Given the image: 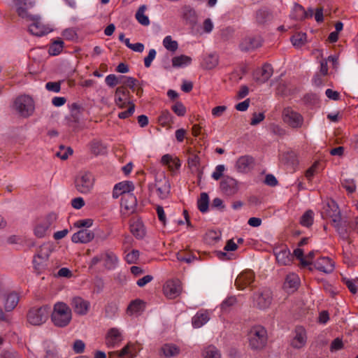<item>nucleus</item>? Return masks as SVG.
I'll return each instance as SVG.
<instances>
[{"mask_svg": "<svg viewBox=\"0 0 358 358\" xmlns=\"http://www.w3.org/2000/svg\"><path fill=\"white\" fill-rule=\"evenodd\" d=\"M299 285V279L297 275L294 274L289 275L287 276L285 286L293 290L296 289Z\"/></svg>", "mask_w": 358, "mask_h": 358, "instance_id": "43", "label": "nucleus"}, {"mask_svg": "<svg viewBox=\"0 0 358 358\" xmlns=\"http://www.w3.org/2000/svg\"><path fill=\"white\" fill-rule=\"evenodd\" d=\"M163 45L166 50L171 52H175L178 48V42L173 40L171 36H167L164 38Z\"/></svg>", "mask_w": 358, "mask_h": 358, "instance_id": "45", "label": "nucleus"}, {"mask_svg": "<svg viewBox=\"0 0 358 358\" xmlns=\"http://www.w3.org/2000/svg\"><path fill=\"white\" fill-rule=\"evenodd\" d=\"M118 310L117 305L115 303H108L105 308V316L108 318L113 317Z\"/></svg>", "mask_w": 358, "mask_h": 358, "instance_id": "50", "label": "nucleus"}, {"mask_svg": "<svg viewBox=\"0 0 358 358\" xmlns=\"http://www.w3.org/2000/svg\"><path fill=\"white\" fill-rule=\"evenodd\" d=\"M218 56L215 54H208L203 57L201 66L208 70L214 69L218 64Z\"/></svg>", "mask_w": 358, "mask_h": 358, "instance_id": "28", "label": "nucleus"}, {"mask_svg": "<svg viewBox=\"0 0 358 358\" xmlns=\"http://www.w3.org/2000/svg\"><path fill=\"white\" fill-rule=\"evenodd\" d=\"M27 20L32 21L29 27V31L31 34L41 36L50 32V29L41 22L40 17L31 16Z\"/></svg>", "mask_w": 358, "mask_h": 358, "instance_id": "13", "label": "nucleus"}, {"mask_svg": "<svg viewBox=\"0 0 358 358\" xmlns=\"http://www.w3.org/2000/svg\"><path fill=\"white\" fill-rule=\"evenodd\" d=\"M283 121L292 129H299L303 124V117L291 107L284 108L282 111Z\"/></svg>", "mask_w": 358, "mask_h": 358, "instance_id": "8", "label": "nucleus"}, {"mask_svg": "<svg viewBox=\"0 0 358 358\" xmlns=\"http://www.w3.org/2000/svg\"><path fill=\"white\" fill-rule=\"evenodd\" d=\"M91 152L95 155H104L107 152L106 147L99 141H93L90 144Z\"/></svg>", "mask_w": 358, "mask_h": 358, "instance_id": "35", "label": "nucleus"}, {"mask_svg": "<svg viewBox=\"0 0 358 358\" xmlns=\"http://www.w3.org/2000/svg\"><path fill=\"white\" fill-rule=\"evenodd\" d=\"M254 164V159L249 155L240 157L236 163V169L238 172L246 173L250 170Z\"/></svg>", "mask_w": 358, "mask_h": 358, "instance_id": "24", "label": "nucleus"}, {"mask_svg": "<svg viewBox=\"0 0 358 358\" xmlns=\"http://www.w3.org/2000/svg\"><path fill=\"white\" fill-rule=\"evenodd\" d=\"M192 58L189 56L181 55L172 58V66L175 68L182 67L191 63Z\"/></svg>", "mask_w": 358, "mask_h": 358, "instance_id": "34", "label": "nucleus"}, {"mask_svg": "<svg viewBox=\"0 0 358 358\" xmlns=\"http://www.w3.org/2000/svg\"><path fill=\"white\" fill-rule=\"evenodd\" d=\"M306 41L307 36L306 34L303 32H298L291 37V42L296 48H301L306 44Z\"/></svg>", "mask_w": 358, "mask_h": 358, "instance_id": "32", "label": "nucleus"}, {"mask_svg": "<svg viewBox=\"0 0 358 358\" xmlns=\"http://www.w3.org/2000/svg\"><path fill=\"white\" fill-rule=\"evenodd\" d=\"M293 257H296V259L300 260L301 264L303 266H306L311 264V262L305 259L303 256V250L301 248H296L294 250Z\"/></svg>", "mask_w": 358, "mask_h": 358, "instance_id": "55", "label": "nucleus"}, {"mask_svg": "<svg viewBox=\"0 0 358 358\" xmlns=\"http://www.w3.org/2000/svg\"><path fill=\"white\" fill-rule=\"evenodd\" d=\"M151 193H156L161 199H166L170 194L171 185L169 179L163 174L155 177V182L148 186Z\"/></svg>", "mask_w": 358, "mask_h": 358, "instance_id": "4", "label": "nucleus"}, {"mask_svg": "<svg viewBox=\"0 0 358 358\" xmlns=\"http://www.w3.org/2000/svg\"><path fill=\"white\" fill-rule=\"evenodd\" d=\"M47 90L54 92H59L61 89L60 82H48L45 84Z\"/></svg>", "mask_w": 358, "mask_h": 358, "instance_id": "63", "label": "nucleus"}, {"mask_svg": "<svg viewBox=\"0 0 358 358\" xmlns=\"http://www.w3.org/2000/svg\"><path fill=\"white\" fill-rule=\"evenodd\" d=\"M143 303L141 300H135L130 303L127 308V312L130 314L136 313L142 308Z\"/></svg>", "mask_w": 358, "mask_h": 358, "instance_id": "56", "label": "nucleus"}, {"mask_svg": "<svg viewBox=\"0 0 358 358\" xmlns=\"http://www.w3.org/2000/svg\"><path fill=\"white\" fill-rule=\"evenodd\" d=\"M131 348H134V345L128 343L119 352L118 356L120 357L128 356L129 358H134L136 356V352L131 351Z\"/></svg>", "mask_w": 358, "mask_h": 358, "instance_id": "51", "label": "nucleus"}, {"mask_svg": "<svg viewBox=\"0 0 358 358\" xmlns=\"http://www.w3.org/2000/svg\"><path fill=\"white\" fill-rule=\"evenodd\" d=\"M182 17L186 20L194 22L196 19L195 10L189 6H185L182 8Z\"/></svg>", "mask_w": 358, "mask_h": 358, "instance_id": "48", "label": "nucleus"}, {"mask_svg": "<svg viewBox=\"0 0 358 358\" xmlns=\"http://www.w3.org/2000/svg\"><path fill=\"white\" fill-rule=\"evenodd\" d=\"M262 45V38L259 36H247L242 40L239 46L243 51H250Z\"/></svg>", "mask_w": 358, "mask_h": 358, "instance_id": "21", "label": "nucleus"}, {"mask_svg": "<svg viewBox=\"0 0 358 358\" xmlns=\"http://www.w3.org/2000/svg\"><path fill=\"white\" fill-rule=\"evenodd\" d=\"M64 42L62 40L55 41L49 47L48 52L50 55H57L63 50Z\"/></svg>", "mask_w": 358, "mask_h": 358, "instance_id": "41", "label": "nucleus"}, {"mask_svg": "<svg viewBox=\"0 0 358 358\" xmlns=\"http://www.w3.org/2000/svg\"><path fill=\"white\" fill-rule=\"evenodd\" d=\"M203 358H220L219 350L213 345H209L203 352Z\"/></svg>", "mask_w": 358, "mask_h": 358, "instance_id": "44", "label": "nucleus"}, {"mask_svg": "<svg viewBox=\"0 0 358 358\" xmlns=\"http://www.w3.org/2000/svg\"><path fill=\"white\" fill-rule=\"evenodd\" d=\"M296 10L301 13V15L299 17L300 20L311 18L314 15V11L312 8H308L307 10H306L301 5L296 6Z\"/></svg>", "mask_w": 358, "mask_h": 358, "instance_id": "53", "label": "nucleus"}, {"mask_svg": "<svg viewBox=\"0 0 358 358\" xmlns=\"http://www.w3.org/2000/svg\"><path fill=\"white\" fill-rule=\"evenodd\" d=\"M208 313H197L192 320V325L194 328H199L205 324L209 320Z\"/></svg>", "mask_w": 358, "mask_h": 358, "instance_id": "30", "label": "nucleus"}, {"mask_svg": "<svg viewBox=\"0 0 358 358\" xmlns=\"http://www.w3.org/2000/svg\"><path fill=\"white\" fill-rule=\"evenodd\" d=\"M71 305L75 313L80 315H86L90 306L89 301L79 296L73 297L71 300Z\"/></svg>", "mask_w": 358, "mask_h": 358, "instance_id": "19", "label": "nucleus"}, {"mask_svg": "<svg viewBox=\"0 0 358 358\" xmlns=\"http://www.w3.org/2000/svg\"><path fill=\"white\" fill-rule=\"evenodd\" d=\"M85 348V343L81 340H76L73 344V350L77 354H81Z\"/></svg>", "mask_w": 358, "mask_h": 358, "instance_id": "62", "label": "nucleus"}, {"mask_svg": "<svg viewBox=\"0 0 358 358\" xmlns=\"http://www.w3.org/2000/svg\"><path fill=\"white\" fill-rule=\"evenodd\" d=\"M19 302V296L16 293L9 294L6 299L5 309L6 311L13 310Z\"/></svg>", "mask_w": 358, "mask_h": 358, "instance_id": "33", "label": "nucleus"}, {"mask_svg": "<svg viewBox=\"0 0 358 358\" xmlns=\"http://www.w3.org/2000/svg\"><path fill=\"white\" fill-rule=\"evenodd\" d=\"M270 18V14L265 10H259L256 13V22L259 24H264Z\"/></svg>", "mask_w": 358, "mask_h": 358, "instance_id": "52", "label": "nucleus"}, {"mask_svg": "<svg viewBox=\"0 0 358 358\" xmlns=\"http://www.w3.org/2000/svg\"><path fill=\"white\" fill-rule=\"evenodd\" d=\"M273 69L271 64H264L261 70V77L258 78L260 83L266 82L273 75Z\"/></svg>", "mask_w": 358, "mask_h": 358, "instance_id": "37", "label": "nucleus"}, {"mask_svg": "<svg viewBox=\"0 0 358 358\" xmlns=\"http://www.w3.org/2000/svg\"><path fill=\"white\" fill-rule=\"evenodd\" d=\"M130 231L136 238H143L145 235V231L142 221L134 220L130 224Z\"/></svg>", "mask_w": 358, "mask_h": 358, "instance_id": "26", "label": "nucleus"}, {"mask_svg": "<svg viewBox=\"0 0 358 358\" xmlns=\"http://www.w3.org/2000/svg\"><path fill=\"white\" fill-rule=\"evenodd\" d=\"M17 7L18 15L22 18L28 19L31 15L27 13V9L34 6L35 0H14Z\"/></svg>", "mask_w": 358, "mask_h": 358, "instance_id": "20", "label": "nucleus"}, {"mask_svg": "<svg viewBox=\"0 0 358 358\" xmlns=\"http://www.w3.org/2000/svg\"><path fill=\"white\" fill-rule=\"evenodd\" d=\"M136 204V198L132 193L124 194L121 199V205L127 210H134Z\"/></svg>", "mask_w": 358, "mask_h": 358, "instance_id": "29", "label": "nucleus"}, {"mask_svg": "<svg viewBox=\"0 0 358 358\" xmlns=\"http://www.w3.org/2000/svg\"><path fill=\"white\" fill-rule=\"evenodd\" d=\"M73 150L68 147L66 149L63 145L60 146V151L56 153L57 157L60 158L61 159L65 160L68 158L69 155H72Z\"/></svg>", "mask_w": 358, "mask_h": 358, "instance_id": "61", "label": "nucleus"}, {"mask_svg": "<svg viewBox=\"0 0 358 358\" xmlns=\"http://www.w3.org/2000/svg\"><path fill=\"white\" fill-rule=\"evenodd\" d=\"M237 302L236 298L234 296L227 297L224 300L221 304V309L223 311H228L231 306L235 305Z\"/></svg>", "mask_w": 358, "mask_h": 358, "instance_id": "54", "label": "nucleus"}, {"mask_svg": "<svg viewBox=\"0 0 358 358\" xmlns=\"http://www.w3.org/2000/svg\"><path fill=\"white\" fill-rule=\"evenodd\" d=\"M122 339V331L116 327L109 329L105 337L106 344L109 348H114L118 345Z\"/></svg>", "mask_w": 358, "mask_h": 358, "instance_id": "17", "label": "nucleus"}, {"mask_svg": "<svg viewBox=\"0 0 358 358\" xmlns=\"http://www.w3.org/2000/svg\"><path fill=\"white\" fill-rule=\"evenodd\" d=\"M76 189L82 193H89L94 185V177L90 172H81L76 179Z\"/></svg>", "mask_w": 358, "mask_h": 358, "instance_id": "9", "label": "nucleus"}, {"mask_svg": "<svg viewBox=\"0 0 358 358\" xmlns=\"http://www.w3.org/2000/svg\"><path fill=\"white\" fill-rule=\"evenodd\" d=\"M71 318V310L65 303L57 302L55 304L51 319L55 326L64 327L70 323Z\"/></svg>", "mask_w": 358, "mask_h": 358, "instance_id": "2", "label": "nucleus"}, {"mask_svg": "<svg viewBox=\"0 0 358 358\" xmlns=\"http://www.w3.org/2000/svg\"><path fill=\"white\" fill-rule=\"evenodd\" d=\"M272 300L271 292L269 289H263L254 293L252 306L259 310H265L270 307Z\"/></svg>", "mask_w": 358, "mask_h": 358, "instance_id": "7", "label": "nucleus"}, {"mask_svg": "<svg viewBox=\"0 0 358 358\" xmlns=\"http://www.w3.org/2000/svg\"><path fill=\"white\" fill-rule=\"evenodd\" d=\"M129 108L127 110L122 111L118 114L120 119H126L133 115L135 110V104L132 101H128Z\"/></svg>", "mask_w": 358, "mask_h": 358, "instance_id": "58", "label": "nucleus"}, {"mask_svg": "<svg viewBox=\"0 0 358 358\" xmlns=\"http://www.w3.org/2000/svg\"><path fill=\"white\" fill-rule=\"evenodd\" d=\"M13 108L22 117L31 116L34 111V103L28 95H20L13 102Z\"/></svg>", "mask_w": 358, "mask_h": 358, "instance_id": "3", "label": "nucleus"}, {"mask_svg": "<svg viewBox=\"0 0 358 358\" xmlns=\"http://www.w3.org/2000/svg\"><path fill=\"white\" fill-rule=\"evenodd\" d=\"M47 260L48 255L42 256L40 254H37L34 257V268L37 273H41L45 269L47 266Z\"/></svg>", "mask_w": 358, "mask_h": 358, "instance_id": "27", "label": "nucleus"}, {"mask_svg": "<svg viewBox=\"0 0 358 358\" xmlns=\"http://www.w3.org/2000/svg\"><path fill=\"white\" fill-rule=\"evenodd\" d=\"M122 80V86L129 87L133 92L136 90V87L138 85V80L133 77H127L120 76Z\"/></svg>", "mask_w": 358, "mask_h": 358, "instance_id": "40", "label": "nucleus"}, {"mask_svg": "<svg viewBox=\"0 0 358 358\" xmlns=\"http://www.w3.org/2000/svg\"><path fill=\"white\" fill-rule=\"evenodd\" d=\"M130 101V92L125 86H120L116 88L115 93V103L120 108H124L128 105Z\"/></svg>", "mask_w": 358, "mask_h": 358, "instance_id": "16", "label": "nucleus"}, {"mask_svg": "<svg viewBox=\"0 0 358 358\" xmlns=\"http://www.w3.org/2000/svg\"><path fill=\"white\" fill-rule=\"evenodd\" d=\"M265 118L264 114L263 113H254L252 114V117L251 118L250 124L252 126H255L259 124L262 121H263Z\"/></svg>", "mask_w": 358, "mask_h": 358, "instance_id": "64", "label": "nucleus"}, {"mask_svg": "<svg viewBox=\"0 0 358 358\" xmlns=\"http://www.w3.org/2000/svg\"><path fill=\"white\" fill-rule=\"evenodd\" d=\"M307 342V334L303 327H296L294 330V336L291 341V345L295 349H301Z\"/></svg>", "mask_w": 358, "mask_h": 358, "instance_id": "15", "label": "nucleus"}, {"mask_svg": "<svg viewBox=\"0 0 358 358\" xmlns=\"http://www.w3.org/2000/svg\"><path fill=\"white\" fill-rule=\"evenodd\" d=\"M51 313L49 306L33 307L27 313V321L32 325L39 326L45 323Z\"/></svg>", "mask_w": 358, "mask_h": 358, "instance_id": "5", "label": "nucleus"}, {"mask_svg": "<svg viewBox=\"0 0 358 358\" xmlns=\"http://www.w3.org/2000/svg\"><path fill=\"white\" fill-rule=\"evenodd\" d=\"M315 268L325 273H330L334 269V262L329 257H320L314 264Z\"/></svg>", "mask_w": 358, "mask_h": 358, "instance_id": "23", "label": "nucleus"}, {"mask_svg": "<svg viewBox=\"0 0 358 358\" xmlns=\"http://www.w3.org/2000/svg\"><path fill=\"white\" fill-rule=\"evenodd\" d=\"M248 341L250 348L256 351L263 350L267 343L266 329L261 325L252 327L248 332Z\"/></svg>", "mask_w": 358, "mask_h": 358, "instance_id": "1", "label": "nucleus"}, {"mask_svg": "<svg viewBox=\"0 0 358 358\" xmlns=\"http://www.w3.org/2000/svg\"><path fill=\"white\" fill-rule=\"evenodd\" d=\"M300 223L301 225L309 227L313 223V212L308 210L301 216Z\"/></svg>", "mask_w": 358, "mask_h": 358, "instance_id": "46", "label": "nucleus"}, {"mask_svg": "<svg viewBox=\"0 0 358 358\" xmlns=\"http://www.w3.org/2000/svg\"><path fill=\"white\" fill-rule=\"evenodd\" d=\"M161 352L166 357H172L179 355L180 348L173 344H164L161 348Z\"/></svg>", "mask_w": 358, "mask_h": 358, "instance_id": "31", "label": "nucleus"}, {"mask_svg": "<svg viewBox=\"0 0 358 358\" xmlns=\"http://www.w3.org/2000/svg\"><path fill=\"white\" fill-rule=\"evenodd\" d=\"M103 260L105 261V266L111 269L113 268L117 262V257L112 252H107L103 254Z\"/></svg>", "mask_w": 358, "mask_h": 358, "instance_id": "36", "label": "nucleus"}, {"mask_svg": "<svg viewBox=\"0 0 358 358\" xmlns=\"http://www.w3.org/2000/svg\"><path fill=\"white\" fill-rule=\"evenodd\" d=\"M273 254L275 257L277 263L280 266L289 265L293 259V255L289 249L285 245H279L273 248Z\"/></svg>", "mask_w": 358, "mask_h": 358, "instance_id": "11", "label": "nucleus"}, {"mask_svg": "<svg viewBox=\"0 0 358 358\" xmlns=\"http://www.w3.org/2000/svg\"><path fill=\"white\" fill-rule=\"evenodd\" d=\"M220 188L223 194L231 196L238 192V182L232 177L224 176L220 181Z\"/></svg>", "mask_w": 358, "mask_h": 358, "instance_id": "12", "label": "nucleus"}, {"mask_svg": "<svg viewBox=\"0 0 358 358\" xmlns=\"http://www.w3.org/2000/svg\"><path fill=\"white\" fill-rule=\"evenodd\" d=\"M173 111L178 116H184L186 113V108L181 102H176L172 107Z\"/></svg>", "mask_w": 358, "mask_h": 358, "instance_id": "60", "label": "nucleus"}, {"mask_svg": "<svg viewBox=\"0 0 358 358\" xmlns=\"http://www.w3.org/2000/svg\"><path fill=\"white\" fill-rule=\"evenodd\" d=\"M342 186L349 193H353L356 190V185L353 179H344L342 181Z\"/></svg>", "mask_w": 358, "mask_h": 358, "instance_id": "59", "label": "nucleus"}, {"mask_svg": "<svg viewBox=\"0 0 358 358\" xmlns=\"http://www.w3.org/2000/svg\"><path fill=\"white\" fill-rule=\"evenodd\" d=\"M323 218H329L332 222H336L341 220V212L335 201L332 199L327 200L323 206L322 210Z\"/></svg>", "mask_w": 358, "mask_h": 358, "instance_id": "10", "label": "nucleus"}, {"mask_svg": "<svg viewBox=\"0 0 358 358\" xmlns=\"http://www.w3.org/2000/svg\"><path fill=\"white\" fill-rule=\"evenodd\" d=\"M57 218V215L55 213H50L38 220L34 229V235L40 238L47 236L50 228L55 223Z\"/></svg>", "mask_w": 358, "mask_h": 358, "instance_id": "6", "label": "nucleus"}, {"mask_svg": "<svg viewBox=\"0 0 358 358\" xmlns=\"http://www.w3.org/2000/svg\"><path fill=\"white\" fill-rule=\"evenodd\" d=\"M173 116L169 110H164L158 117V122L162 126L169 125L172 122Z\"/></svg>", "mask_w": 358, "mask_h": 358, "instance_id": "47", "label": "nucleus"}, {"mask_svg": "<svg viewBox=\"0 0 358 358\" xmlns=\"http://www.w3.org/2000/svg\"><path fill=\"white\" fill-rule=\"evenodd\" d=\"M146 6L142 5L141 6L136 13V18L137 21L142 25L148 26L150 24V20L147 15L144 14L145 10H146Z\"/></svg>", "mask_w": 358, "mask_h": 358, "instance_id": "38", "label": "nucleus"}, {"mask_svg": "<svg viewBox=\"0 0 358 358\" xmlns=\"http://www.w3.org/2000/svg\"><path fill=\"white\" fill-rule=\"evenodd\" d=\"M117 188L121 191L122 196L127 194H131L134 189V185L132 182L124 181L116 184Z\"/></svg>", "mask_w": 358, "mask_h": 358, "instance_id": "42", "label": "nucleus"}, {"mask_svg": "<svg viewBox=\"0 0 358 358\" xmlns=\"http://www.w3.org/2000/svg\"><path fill=\"white\" fill-rule=\"evenodd\" d=\"M164 294L171 299L178 296L181 292V287L177 280H169L164 285Z\"/></svg>", "mask_w": 358, "mask_h": 358, "instance_id": "18", "label": "nucleus"}, {"mask_svg": "<svg viewBox=\"0 0 358 358\" xmlns=\"http://www.w3.org/2000/svg\"><path fill=\"white\" fill-rule=\"evenodd\" d=\"M255 280V273L251 270H246L241 273L235 280V285L238 289H244L250 285Z\"/></svg>", "mask_w": 358, "mask_h": 358, "instance_id": "14", "label": "nucleus"}, {"mask_svg": "<svg viewBox=\"0 0 358 358\" xmlns=\"http://www.w3.org/2000/svg\"><path fill=\"white\" fill-rule=\"evenodd\" d=\"M333 225L338 231L340 237L343 240L348 241L350 243V229L349 228V224L346 221H341V219L340 221L334 222Z\"/></svg>", "mask_w": 358, "mask_h": 358, "instance_id": "25", "label": "nucleus"}, {"mask_svg": "<svg viewBox=\"0 0 358 358\" xmlns=\"http://www.w3.org/2000/svg\"><path fill=\"white\" fill-rule=\"evenodd\" d=\"M94 238V234L89 229H80L73 234L71 241L75 243H87Z\"/></svg>", "mask_w": 358, "mask_h": 358, "instance_id": "22", "label": "nucleus"}, {"mask_svg": "<svg viewBox=\"0 0 358 358\" xmlns=\"http://www.w3.org/2000/svg\"><path fill=\"white\" fill-rule=\"evenodd\" d=\"M208 204H209V197L207 193L202 192L200 194V198L198 199L197 201V206L199 210L201 213H206L207 212L208 209Z\"/></svg>", "mask_w": 358, "mask_h": 358, "instance_id": "39", "label": "nucleus"}, {"mask_svg": "<svg viewBox=\"0 0 358 358\" xmlns=\"http://www.w3.org/2000/svg\"><path fill=\"white\" fill-rule=\"evenodd\" d=\"M106 83L110 87H113L118 84L122 83L120 76L117 77L115 74H110L106 77Z\"/></svg>", "mask_w": 358, "mask_h": 358, "instance_id": "57", "label": "nucleus"}, {"mask_svg": "<svg viewBox=\"0 0 358 358\" xmlns=\"http://www.w3.org/2000/svg\"><path fill=\"white\" fill-rule=\"evenodd\" d=\"M162 163L163 164L169 166V168H172V166L171 165V162L175 163V168L179 169L180 166V160L178 158H173L170 155H164L162 157Z\"/></svg>", "mask_w": 358, "mask_h": 358, "instance_id": "49", "label": "nucleus"}]
</instances>
